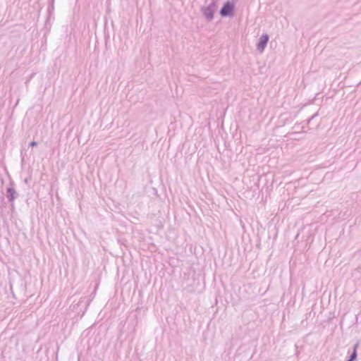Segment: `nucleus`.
Returning <instances> with one entry per match:
<instances>
[{"mask_svg": "<svg viewBox=\"0 0 361 361\" xmlns=\"http://www.w3.org/2000/svg\"><path fill=\"white\" fill-rule=\"evenodd\" d=\"M348 361H355V360L353 359V357H349V359L348 360Z\"/></svg>", "mask_w": 361, "mask_h": 361, "instance_id": "6e6552de", "label": "nucleus"}, {"mask_svg": "<svg viewBox=\"0 0 361 361\" xmlns=\"http://www.w3.org/2000/svg\"><path fill=\"white\" fill-rule=\"evenodd\" d=\"M269 39V37L267 34H264L259 37V42L257 44V51H259L260 53H262L264 51L267 45Z\"/></svg>", "mask_w": 361, "mask_h": 361, "instance_id": "7ed1b4c3", "label": "nucleus"}, {"mask_svg": "<svg viewBox=\"0 0 361 361\" xmlns=\"http://www.w3.org/2000/svg\"><path fill=\"white\" fill-rule=\"evenodd\" d=\"M215 8L216 2L215 1L213 0L208 6L202 8V12L203 15L209 21L214 18V13Z\"/></svg>", "mask_w": 361, "mask_h": 361, "instance_id": "f03ea898", "label": "nucleus"}, {"mask_svg": "<svg viewBox=\"0 0 361 361\" xmlns=\"http://www.w3.org/2000/svg\"><path fill=\"white\" fill-rule=\"evenodd\" d=\"M317 114H314L313 116H312V117L308 120V123H310V121L315 117L317 116Z\"/></svg>", "mask_w": 361, "mask_h": 361, "instance_id": "0eeeda50", "label": "nucleus"}, {"mask_svg": "<svg viewBox=\"0 0 361 361\" xmlns=\"http://www.w3.org/2000/svg\"><path fill=\"white\" fill-rule=\"evenodd\" d=\"M357 345H358V344H357V343H356V344L355 345V346H354V349H353V353H351V355H350V357H353V359H355V360H356L357 356V350H356Z\"/></svg>", "mask_w": 361, "mask_h": 361, "instance_id": "39448f33", "label": "nucleus"}, {"mask_svg": "<svg viewBox=\"0 0 361 361\" xmlns=\"http://www.w3.org/2000/svg\"><path fill=\"white\" fill-rule=\"evenodd\" d=\"M6 197L8 200V202L11 203V205L13 206V202L14 200L18 198L19 196L18 193L16 192V190L12 188V187H8L6 188Z\"/></svg>", "mask_w": 361, "mask_h": 361, "instance_id": "20e7f679", "label": "nucleus"}, {"mask_svg": "<svg viewBox=\"0 0 361 361\" xmlns=\"http://www.w3.org/2000/svg\"><path fill=\"white\" fill-rule=\"evenodd\" d=\"M347 361H348V360H347Z\"/></svg>", "mask_w": 361, "mask_h": 361, "instance_id": "1a4fd4ad", "label": "nucleus"}, {"mask_svg": "<svg viewBox=\"0 0 361 361\" xmlns=\"http://www.w3.org/2000/svg\"><path fill=\"white\" fill-rule=\"evenodd\" d=\"M234 4L231 1L226 2L221 8L219 13L222 17L233 16L234 13Z\"/></svg>", "mask_w": 361, "mask_h": 361, "instance_id": "f257e3e1", "label": "nucleus"}, {"mask_svg": "<svg viewBox=\"0 0 361 361\" xmlns=\"http://www.w3.org/2000/svg\"><path fill=\"white\" fill-rule=\"evenodd\" d=\"M37 145H38L37 142L32 141V142H30L29 146L30 147H35V146H37Z\"/></svg>", "mask_w": 361, "mask_h": 361, "instance_id": "423d86ee", "label": "nucleus"}]
</instances>
